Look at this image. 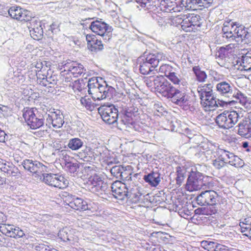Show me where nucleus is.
I'll return each mask as SVG.
<instances>
[{"label":"nucleus","instance_id":"32","mask_svg":"<svg viewBox=\"0 0 251 251\" xmlns=\"http://www.w3.org/2000/svg\"><path fill=\"white\" fill-rule=\"evenodd\" d=\"M145 181L150 185L156 187L160 181V174L158 172H152L151 173L145 175L143 178Z\"/></svg>","mask_w":251,"mask_h":251},{"label":"nucleus","instance_id":"27","mask_svg":"<svg viewBox=\"0 0 251 251\" xmlns=\"http://www.w3.org/2000/svg\"><path fill=\"white\" fill-rule=\"evenodd\" d=\"M236 65L241 67V68H238L241 71H251V51H248L241 58H238L236 61Z\"/></svg>","mask_w":251,"mask_h":251},{"label":"nucleus","instance_id":"22","mask_svg":"<svg viewBox=\"0 0 251 251\" xmlns=\"http://www.w3.org/2000/svg\"><path fill=\"white\" fill-rule=\"evenodd\" d=\"M124 83L118 80L115 76L111 77V96L121 98L123 95Z\"/></svg>","mask_w":251,"mask_h":251},{"label":"nucleus","instance_id":"42","mask_svg":"<svg viewBox=\"0 0 251 251\" xmlns=\"http://www.w3.org/2000/svg\"><path fill=\"white\" fill-rule=\"evenodd\" d=\"M241 232L243 234L251 229V217H248L241 221L239 223Z\"/></svg>","mask_w":251,"mask_h":251},{"label":"nucleus","instance_id":"18","mask_svg":"<svg viewBox=\"0 0 251 251\" xmlns=\"http://www.w3.org/2000/svg\"><path fill=\"white\" fill-rule=\"evenodd\" d=\"M170 101L176 105L187 109L189 107V97L185 92L177 89Z\"/></svg>","mask_w":251,"mask_h":251},{"label":"nucleus","instance_id":"64","mask_svg":"<svg viewBox=\"0 0 251 251\" xmlns=\"http://www.w3.org/2000/svg\"><path fill=\"white\" fill-rule=\"evenodd\" d=\"M225 163H226L223 160L221 159L219 157H217L216 159L213 161V166L217 169H220L224 167Z\"/></svg>","mask_w":251,"mask_h":251},{"label":"nucleus","instance_id":"11","mask_svg":"<svg viewBox=\"0 0 251 251\" xmlns=\"http://www.w3.org/2000/svg\"><path fill=\"white\" fill-rule=\"evenodd\" d=\"M22 164L25 170L38 175L47 172L48 169V167L46 165L38 161H33L31 159L24 160Z\"/></svg>","mask_w":251,"mask_h":251},{"label":"nucleus","instance_id":"55","mask_svg":"<svg viewBox=\"0 0 251 251\" xmlns=\"http://www.w3.org/2000/svg\"><path fill=\"white\" fill-rule=\"evenodd\" d=\"M185 16V15H180L172 17L170 19L171 24L176 26H177L179 25H181V26L182 27L183 18H184Z\"/></svg>","mask_w":251,"mask_h":251},{"label":"nucleus","instance_id":"9","mask_svg":"<svg viewBox=\"0 0 251 251\" xmlns=\"http://www.w3.org/2000/svg\"><path fill=\"white\" fill-rule=\"evenodd\" d=\"M201 18L198 15L189 14L183 18L182 29L186 32L194 31L201 26Z\"/></svg>","mask_w":251,"mask_h":251},{"label":"nucleus","instance_id":"50","mask_svg":"<svg viewBox=\"0 0 251 251\" xmlns=\"http://www.w3.org/2000/svg\"><path fill=\"white\" fill-rule=\"evenodd\" d=\"M227 163L235 167L238 168L243 166L244 162L239 157L233 153V156L230 157Z\"/></svg>","mask_w":251,"mask_h":251},{"label":"nucleus","instance_id":"17","mask_svg":"<svg viewBox=\"0 0 251 251\" xmlns=\"http://www.w3.org/2000/svg\"><path fill=\"white\" fill-rule=\"evenodd\" d=\"M216 90L222 96L230 98L236 87L229 80L221 81L216 84Z\"/></svg>","mask_w":251,"mask_h":251},{"label":"nucleus","instance_id":"56","mask_svg":"<svg viewBox=\"0 0 251 251\" xmlns=\"http://www.w3.org/2000/svg\"><path fill=\"white\" fill-rule=\"evenodd\" d=\"M37 83L40 85L48 88V77L39 73H36Z\"/></svg>","mask_w":251,"mask_h":251},{"label":"nucleus","instance_id":"30","mask_svg":"<svg viewBox=\"0 0 251 251\" xmlns=\"http://www.w3.org/2000/svg\"><path fill=\"white\" fill-rule=\"evenodd\" d=\"M250 37V33L248 31V29L246 28L243 25L240 24L238 23L235 35L234 36V40L236 42L243 41L244 39H248Z\"/></svg>","mask_w":251,"mask_h":251},{"label":"nucleus","instance_id":"23","mask_svg":"<svg viewBox=\"0 0 251 251\" xmlns=\"http://www.w3.org/2000/svg\"><path fill=\"white\" fill-rule=\"evenodd\" d=\"M86 40L87 42V47L91 51L97 52L103 49L101 41L99 40L95 35L93 34L86 35Z\"/></svg>","mask_w":251,"mask_h":251},{"label":"nucleus","instance_id":"46","mask_svg":"<svg viewBox=\"0 0 251 251\" xmlns=\"http://www.w3.org/2000/svg\"><path fill=\"white\" fill-rule=\"evenodd\" d=\"M230 50L231 49L229 47V46H226V47H220L217 51L216 56L223 59L228 56V54L231 52Z\"/></svg>","mask_w":251,"mask_h":251},{"label":"nucleus","instance_id":"28","mask_svg":"<svg viewBox=\"0 0 251 251\" xmlns=\"http://www.w3.org/2000/svg\"><path fill=\"white\" fill-rule=\"evenodd\" d=\"M249 120L243 119L238 125L237 133L242 137L251 139V126Z\"/></svg>","mask_w":251,"mask_h":251},{"label":"nucleus","instance_id":"52","mask_svg":"<svg viewBox=\"0 0 251 251\" xmlns=\"http://www.w3.org/2000/svg\"><path fill=\"white\" fill-rule=\"evenodd\" d=\"M31 37L34 40H40L43 36V29L42 25L37 27L35 30L30 31Z\"/></svg>","mask_w":251,"mask_h":251},{"label":"nucleus","instance_id":"24","mask_svg":"<svg viewBox=\"0 0 251 251\" xmlns=\"http://www.w3.org/2000/svg\"><path fill=\"white\" fill-rule=\"evenodd\" d=\"M142 56L144 57V60H146L151 66V67L154 69L158 65L159 61L165 58V55L162 52L149 54L145 53Z\"/></svg>","mask_w":251,"mask_h":251},{"label":"nucleus","instance_id":"60","mask_svg":"<svg viewBox=\"0 0 251 251\" xmlns=\"http://www.w3.org/2000/svg\"><path fill=\"white\" fill-rule=\"evenodd\" d=\"M48 82L49 83L48 89L49 92H53L55 85L57 84L56 77L54 76H51L48 77Z\"/></svg>","mask_w":251,"mask_h":251},{"label":"nucleus","instance_id":"40","mask_svg":"<svg viewBox=\"0 0 251 251\" xmlns=\"http://www.w3.org/2000/svg\"><path fill=\"white\" fill-rule=\"evenodd\" d=\"M193 71L196 76V80L200 82H203L207 78V75L204 71H202L199 66L193 68Z\"/></svg>","mask_w":251,"mask_h":251},{"label":"nucleus","instance_id":"21","mask_svg":"<svg viewBox=\"0 0 251 251\" xmlns=\"http://www.w3.org/2000/svg\"><path fill=\"white\" fill-rule=\"evenodd\" d=\"M156 91L162 97L169 99L170 100L177 90L167 81L160 82L159 85L156 86Z\"/></svg>","mask_w":251,"mask_h":251},{"label":"nucleus","instance_id":"26","mask_svg":"<svg viewBox=\"0 0 251 251\" xmlns=\"http://www.w3.org/2000/svg\"><path fill=\"white\" fill-rule=\"evenodd\" d=\"M200 100L201 104L205 111H213L217 108L216 98L213 95Z\"/></svg>","mask_w":251,"mask_h":251},{"label":"nucleus","instance_id":"6","mask_svg":"<svg viewBox=\"0 0 251 251\" xmlns=\"http://www.w3.org/2000/svg\"><path fill=\"white\" fill-rule=\"evenodd\" d=\"M203 176L200 172H192L187 179L186 188L190 192L196 191L201 188L204 185Z\"/></svg>","mask_w":251,"mask_h":251},{"label":"nucleus","instance_id":"35","mask_svg":"<svg viewBox=\"0 0 251 251\" xmlns=\"http://www.w3.org/2000/svg\"><path fill=\"white\" fill-rule=\"evenodd\" d=\"M137 63L139 65L140 72L143 75L148 74L154 69L151 67V66L146 60H144V57L142 56L137 59Z\"/></svg>","mask_w":251,"mask_h":251},{"label":"nucleus","instance_id":"38","mask_svg":"<svg viewBox=\"0 0 251 251\" xmlns=\"http://www.w3.org/2000/svg\"><path fill=\"white\" fill-rule=\"evenodd\" d=\"M141 194L139 192L138 189L132 188L129 191H127L126 197L128 198L133 203H137L140 200Z\"/></svg>","mask_w":251,"mask_h":251},{"label":"nucleus","instance_id":"3","mask_svg":"<svg viewBox=\"0 0 251 251\" xmlns=\"http://www.w3.org/2000/svg\"><path fill=\"white\" fill-rule=\"evenodd\" d=\"M240 115L236 111H224L217 116L216 123L223 129H229L237 123Z\"/></svg>","mask_w":251,"mask_h":251},{"label":"nucleus","instance_id":"47","mask_svg":"<svg viewBox=\"0 0 251 251\" xmlns=\"http://www.w3.org/2000/svg\"><path fill=\"white\" fill-rule=\"evenodd\" d=\"M80 102L87 110L90 111H93L96 106L95 103L92 102L91 99L87 96L81 98Z\"/></svg>","mask_w":251,"mask_h":251},{"label":"nucleus","instance_id":"43","mask_svg":"<svg viewBox=\"0 0 251 251\" xmlns=\"http://www.w3.org/2000/svg\"><path fill=\"white\" fill-rule=\"evenodd\" d=\"M96 169L97 168L94 165H85L83 166L82 172L84 176H86L89 177V176L97 175Z\"/></svg>","mask_w":251,"mask_h":251},{"label":"nucleus","instance_id":"48","mask_svg":"<svg viewBox=\"0 0 251 251\" xmlns=\"http://www.w3.org/2000/svg\"><path fill=\"white\" fill-rule=\"evenodd\" d=\"M71 231L68 229L65 228L60 230L58 236L60 239L64 241L67 242L68 241L73 240V237L70 234Z\"/></svg>","mask_w":251,"mask_h":251},{"label":"nucleus","instance_id":"31","mask_svg":"<svg viewBox=\"0 0 251 251\" xmlns=\"http://www.w3.org/2000/svg\"><path fill=\"white\" fill-rule=\"evenodd\" d=\"M212 88L213 86L211 83L199 85L198 87L197 91L200 99L213 95Z\"/></svg>","mask_w":251,"mask_h":251},{"label":"nucleus","instance_id":"29","mask_svg":"<svg viewBox=\"0 0 251 251\" xmlns=\"http://www.w3.org/2000/svg\"><path fill=\"white\" fill-rule=\"evenodd\" d=\"M230 98L236 99L241 105L246 108L248 107L250 104V99L236 87Z\"/></svg>","mask_w":251,"mask_h":251},{"label":"nucleus","instance_id":"10","mask_svg":"<svg viewBox=\"0 0 251 251\" xmlns=\"http://www.w3.org/2000/svg\"><path fill=\"white\" fill-rule=\"evenodd\" d=\"M88 188L93 193H100L105 191L107 185L99 175L89 176L87 182Z\"/></svg>","mask_w":251,"mask_h":251},{"label":"nucleus","instance_id":"53","mask_svg":"<svg viewBox=\"0 0 251 251\" xmlns=\"http://www.w3.org/2000/svg\"><path fill=\"white\" fill-rule=\"evenodd\" d=\"M179 76L173 71L166 77L175 85L183 84L182 79Z\"/></svg>","mask_w":251,"mask_h":251},{"label":"nucleus","instance_id":"25","mask_svg":"<svg viewBox=\"0 0 251 251\" xmlns=\"http://www.w3.org/2000/svg\"><path fill=\"white\" fill-rule=\"evenodd\" d=\"M62 159L64 161L63 164L65 170L71 174H74L76 172L77 169L79 168V164L77 161L66 154L64 155V154L62 153Z\"/></svg>","mask_w":251,"mask_h":251},{"label":"nucleus","instance_id":"19","mask_svg":"<svg viewBox=\"0 0 251 251\" xmlns=\"http://www.w3.org/2000/svg\"><path fill=\"white\" fill-rule=\"evenodd\" d=\"M65 201L69 206L74 209L84 211L88 209L87 202L75 196L68 195Z\"/></svg>","mask_w":251,"mask_h":251},{"label":"nucleus","instance_id":"59","mask_svg":"<svg viewBox=\"0 0 251 251\" xmlns=\"http://www.w3.org/2000/svg\"><path fill=\"white\" fill-rule=\"evenodd\" d=\"M208 185L209 187L213 188H222L223 187L222 184L218 180L215 178L210 177L208 180Z\"/></svg>","mask_w":251,"mask_h":251},{"label":"nucleus","instance_id":"2","mask_svg":"<svg viewBox=\"0 0 251 251\" xmlns=\"http://www.w3.org/2000/svg\"><path fill=\"white\" fill-rule=\"evenodd\" d=\"M89 94L92 95L94 100H101L109 96L110 87L108 86L105 81L100 84L98 77H92L88 80L87 85Z\"/></svg>","mask_w":251,"mask_h":251},{"label":"nucleus","instance_id":"57","mask_svg":"<svg viewBox=\"0 0 251 251\" xmlns=\"http://www.w3.org/2000/svg\"><path fill=\"white\" fill-rule=\"evenodd\" d=\"M184 170L178 166L176 167V181L177 184L180 185L184 180Z\"/></svg>","mask_w":251,"mask_h":251},{"label":"nucleus","instance_id":"33","mask_svg":"<svg viewBox=\"0 0 251 251\" xmlns=\"http://www.w3.org/2000/svg\"><path fill=\"white\" fill-rule=\"evenodd\" d=\"M113 163V161L111 160V166ZM125 171L126 169L121 165L111 166V176L113 177L112 178L115 177L116 179H122L124 177Z\"/></svg>","mask_w":251,"mask_h":251},{"label":"nucleus","instance_id":"45","mask_svg":"<svg viewBox=\"0 0 251 251\" xmlns=\"http://www.w3.org/2000/svg\"><path fill=\"white\" fill-rule=\"evenodd\" d=\"M26 22H27V27L29 29V31L35 30L37 27H39L42 25L41 22L37 20L34 17H33L32 15L31 19L29 20V21Z\"/></svg>","mask_w":251,"mask_h":251},{"label":"nucleus","instance_id":"41","mask_svg":"<svg viewBox=\"0 0 251 251\" xmlns=\"http://www.w3.org/2000/svg\"><path fill=\"white\" fill-rule=\"evenodd\" d=\"M83 145V142L78 138H75L69 140L68 144V147L73 151L79 149Z\"/></svg>","mask_w":251,"mask_h":251},{"label":"nucleus","instance_id":"37","mask_svg":"<svg viewBox=\"0 0 251 251\" xmlns=\"http://www.w3.org/2000/svg\"><path fill=\"white\" fill-rule=\"evenodd\" d=\"M88 82V81H87L86 78L84 79H78L73 82L71 86L75 91H77L80 92L85 90L86 88V87H88L87 86Z\"/></svg>","mask_w":251,"mask_h":251},{"label":"nucleus","instance_id":"34","mask_svg":"<svg viewBox=\"0 0 251 251\" xmlns=\"http://www.w3.org/2000/svg\"><path fill=\"white\" fill-rule=\"evenodd\" d=\"M110 103H106L98 108V112L100 114L102 120L108 124H110Z\"/></svg>","mask_w":251,"mask_h":251},{"label":"nucleus","instance_id":"51","mask_svg":"<svg viewBox=\"0 0 251 251\" xmlns=\"http://www.w3.org/2000/svg\"><path fill=\"white\" fill-rule=\"evenodd\" d=\"M191 2L198 7H203L204 8H208L211 6L213 2V0H191Z\"/></svg>","mask_w":251,"mask_h":251},{"label":"nucleus","instance_id":"8","mask_svg":"<svg viewBox=\"0 0 251 251\" xmlns=\"http://www.w3.org/2000/svg\"><path fill=\"white\" fill-rule=\"evenodd\" d=\"M23 117L31 129H37L44 125V119L37 117L33 109H27L24 111Z\"/></svg>","mask_w":251,"mask_h":251},{"label":"nucleus","instance_id":"12","mask_svg":"<svg viewBox=\"0 0 251 251\" xmlns=\"http://www.w3.org/2000/svg\"><path fill=\"white\" fill-rule=\"evenodd\" d=\"M8 12L11 18L18 21H28L31 17L30 11L19 6H13L11 7L8 10Z\"/></svg>","mask_w":251,"mask_h":251},{"label":"nucleus","instance_id":"14","mask_svg":"<svg viewBox=\"0 0 251 251\" xmlns=\"http://www.w3.org/2000/svg\"><path fill=\"white\" fill-rule=\"evenodd\" d=\"M238 23L233 22L232 20L226 21L222 27L223 36L229 41L234 40V36Z\"/></svg>","mask_w":251,"mask_h":251},{"label":"nucleus","instance_id":"62","mask_svg":"<svg viewBox=\"0 0 251 251\" xmlns=\"http://www.w3.org/2000/svg\"><path fill=\"white\" fill-rule=\"evenodd\" d=\"M60 74L63 81L66 82H71L72 79V76H73L71 74L65 71V69H63Z\"/></svg>","mask_w":251,"mask_h":251},{"label":"nucleus","instance_id":"5","mask_svg":"<svg viewBox=\"0 0 251 251\" xmlns=\"http://www.w3.org/2000/svg\"><path fill=\"white\" fill-rule=\"evenodd\" d=\"M127 189L125 184L120 180H115L111 185V201L119 202L122 201L126 195Z\"/></svg>","mask_w":251,"mask_h":251},{"label":"nucleus","instance_id":"16","mask_svg":"<svg viewBox=\"0 0 251 251\" xmlns=\"http://www.w3.org/2000/svg\"><path fill=\"white\" fill-rule=\"evenodd\" d=\"M45 117L46 118V126H48L52 125L54 127L58 128L62 127L64 123V116L60 114V111L46 114Z\"/></svg>","mask_w":251,"mask_h":251},{"label":"nucleus","instance_id":"20","mask_svg":"<svg viewBox=\"0 0 251 251\" xmlns=\"http://www.w3.org/2000/svg\"><path fill=\"white\" fill-rule=\"evenodd\" d=\"M108 27L106 24L99 21H94L91 23L90 25V28L93 32L102 36L103 39L107 41L110 40L109 32H106Z\"/></svg>","mask_w":251,"mask_h":251},{"label":"nucleus","instance_id":"63","mask_svg":"<svg viewBox=\"0 0 251 251\" xmlns=\"http://www.w3.org/2000/svg\"><path fill=\"white\" fill-rule=\"evenodd\" d=\"M158 237L164 243L167 244L170 242L171 236L169 234L161 232L158 233Z\"/></svg>","mask_w":251,"mask_h":251},{"label":"nucleus","instance_id":"61","mask_svg":"<svg viewBox=\"0 0 251 251\" xmlns=\"http://www.w3.org/2000/svg\"><path fill=\"white\" fill-rule=\"evenodd\" d=\"M118 116V109L115 107L114 105L111 104V118L113 119V120L111 122V124H114L117 121Z\"/></svg>","mask_w":251,"mask_h":251},{"label":"nucleus","instance_id":"7","mask_svg":"<svg viewBox=\"0 0 251 251\" xmlns=\"http://www.w3.org/2000/svg\"><path fill=\"white\" fill-rule=\"evenodd\" d=\"M59 67L61 70L65 69V71L71 74L74 77H78L85 71L82 65L70 60L63 61L59 65Z\"/></svg>","mask_w":251,"mask_h":251},{"label":"nucleus","instance_id":"49","mask_svg":"<svg viewBox=\"0 0 251 251\" xmlns=\"http://www.w3.org/2000/svg\"><path fill=\"white\" fill-rule=\"evenodd\" d=\"M79 157H81V159L85 162H92L95 160L94 153L89 149V151H86V152H84L83 153H80Z\"/></svg>","mask_w":251,"mask_h":251},{"label":"nucleus","instance_id":"39","mask_svg":"<svg viewBox=\"0 0 251 251\" xmlns=\"http://www.w3.org/2000/svg\"><path fill=\"white\" fill-rule=\"evenodd\" d=\"M216 155L225 163H227L230 157L233 156V153L225 150L218 148L216 151Z\"/></svg>","mask_w":251,"mask_h":251},{"label":"nucleus","instance_id":"4","mask_svg":"<svg viewBox=\"0 0 251 251\" xmlns=\"http://www.w3.org/2000/svg\"><path fill=\"white\" fill-rule=\"evenodd\" d=\"M43 175V181L48 185L64 189L68 184V181L62 175L58 174H42Z\"/></svg>","mask_w":251,"mask_h":251},{"label":"nucleus","instance_id":"1","mask_svg":"<svg viewBox=\"0 0 251 251\" xmlns=\"http://www.w3.org/2000/svg\"><path fill=\"white\" fill-rule=\"evenodd\" d=\"M219 201V195L213 190H206L201 192L196 198V201L200 205H209V207H201L195 210L196 214L211 215L217 213V209L215 207Z\"/></svg>","mask_w":251,"mask_h":251},{"label":"nucleus","instance_id":"58","mask_svg":"<svg viewBox=\"0 0 251 251\" xmlns=\"http://www.w3.org/2000/svg\"><path fill=\"white\" fill-rule=\"evenodd\" d=\"M173 68L170 65L164 64L161 65L159 68V72L164 74L167 77L172 71Z\"/></svg>","mask_w":251,"mask_h":251},{"label":"nucleus","instance_id":"15","mask_svg":"<svg viewBox=\"0 0 251 251\" xmlns=\"http://www.w3.org/2000/svg\"><path fill=\"white\" fill-rule=\"evenodd\" d=\"M0 231L5 235L14 238H19L25 235L23 230L13 225L0 224Z\"/></svg>","mask_w":251,"mask_h":251},{"label":"nucleus","instance_id":"44","mask_svg":"<svg viewBox=\"0 0 251 251\" xmlns=\"http://www.w3.org/2000/svg\"><path fill=\"white\" fill-rule=\"evenodd\" d=\"M104 153H103L100 159L101 169L104 170L106 172H103V173L106 174V173H110V157L106 155L104 156Z\"/></svg>","mask_w":251,"mask_h":251},{"label":"nucleus","instance_id":"13","mask_svg":"<svg viewBox=\"0 0 251 251\" xmlns=\"http://www.w3.org/2000/svg\"><path fill=\"white\" fill-rule=\"evenodd\" d=\"M136 113L137 111H134L132 109H126L124 113L121 115V121L125 124L129 126H132L135 130L138 131H141V128L136 123Z\"/></svg>","mask_w":251,"mask_h":251},{"label":"nucleus","instance_id":"54","mask_svg":"<svg viewBox=\"0 0 251 251\" xmlns=\"http://www.w3.org/2000/svg\"><path fill=\"white\" fill-rule=\"evenodd\" d=\"M216 242L208 240H203L201 242L202 248L208 251H214Z\"/></svg>","mask_w":251,"mask_h":251},{"label":"nucleus","instance_id":"36","mask_svg":"<svg viewBox=\"0 0 251 251\" xmlns=\"http://www.w3.org/2000/svg\"><path fill=\"white\" fill-rule=\"evenodd\" d=\"M1 171L6 173L9 176H17L20 172L17 167L15 166L11 162L6 161L4 163Z\"/></svg>","mask_w":251,"mask_h":251}]
</instances>
